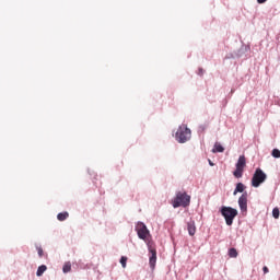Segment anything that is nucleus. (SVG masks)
<instances>
[{"label":"nucleus","mask_w":280,"mask_h":280,"mask_svg":"<svg viewBox=\"0 0 280 280\" xmlns=\"http://www.w3.org/2000/svg\"><path fill=\"white\" fill-rule=\"evenodd\" d=\"M190 203L191 196L187 195L185 191H177L175 198L172 200L174 209H178V207H189Z\"/></svg>","instance_id":"1"},{"label":"nucleus","mask_w":280,"mask_h":280,"mask_svg":"<svg viewBox=\"0 0 280 280\" xmlns=\"http://www.w3.org/2000/svg\"><path fill=\"white\" fill-rule=\"evenodd\" d=\"M175 139L178 143H187L191 139V129L187 125H180L175 133Z\"/></svg>","instance_id":"2"},{"label":"nucleus","mask_w":280,"mask_h":280,"mask_svg":"<svg viewBox=\"0 0 280 280\" xmlns=\"http://www.w3.org/2000/svg\"><path fill=\"white\" fill-rule=\"evenodd\" d=\"M221 214L223 215L228 226H232L233 220H235V218H237V210L232 207L223 206L221 208Z\"/></svg>","instance_id":"3"},{"label":"nucleus","mask_w":280,"mask_h":280,"mask_svg":"<svg viewBox=\"0 0 280 280\" xmlns=\"http://www.w3.org/2000/svg\"><path fill=\"white\" fill-rule=\"evenodd\" d=\"M268 176L262 172L261 168H256L252 177V187H259L262 183H266Z\"/></svg>","instance_id":"4"},{"label":"nucleus","mask_w":280,"mask_h":280,"mask_svg":"<svg viewBox=\"0 0 280 280\" xmlns=\"http://www.w3.org/2000/svg\"><path fill=\"white\" fill-rule=\"evenodd\" d=\"M246 168V156L240 155L236 162V170L233 172L235 178H242L244 176V170Z\"/></svg>","instance_id":"5"},{"label":"nucleus","mask_w":280,"mask_h":280,"mask_svg":"<svg viewBox=\"0 0 280 280\" xmlns=\"http://www.w3.org/2000/svg\"><path fill=\"white\" fill-rule=\"evenodd\" d=\"M136 231L138 233V237L143 240V242H148V236L150 235V230L145 226L144 223L139 222L136 226Z\"/></svg>","instance_id":"6"},{"label":"nucleus","mask_w":280,"mask_h":280,"mask_svg":"<svg viewBox=\"0 0 280 280\" xmlns=\"http://www.w3.org/2000/svg\"><path fill=\"white\" fill-rule=\"evenodd\" d=\"M238 207L243 213L248 211V192H244L238 198Z\"/></svg>","instance_id":"7"},{"label":"nucleus","mask_w":280,"mask_h":280,"mask_svg":"<svg viewBox=\"0 0 280 280\" xmlns=\"http://www.w3.org/2000/svg\"><path fill=\"white\" fill-rule=\"evenodd\" d=\"M149 253H150V258H149L150 268L154 270V268H156V249L149 247Z\"/></svg>","instance_id":"8"},{"label":"nucleus","mask_w":280,"mask_h":280,"mask_svg":"<svg viewBox=\"0 0 280 280\" xmlns=\"http://www.w3.org/2000/svg\"><path fill=\"white\" fill-rule=\"evenodd\" d=\"M187 231H188L189 235H191V236L196 235V222H194V221L188 222Z\"/></svg>","instance_id":"9"},{"label":"nucleus","mask_w":280,"mask_h":280,"mask_svg":"<svg viewBox=\"0 0 280 280\" xmlns=\"http://www.w3.org/2000/svg\"><path fill=\"white\" fill-rule=\"evenodd\" d=\"M244 189H246V186L243 183L236 184V188L233 192V196H237V194H243Z\"/></svg>","instance_id":"10"},{"label":"nucleus","mask_w":280,"mask_h":280,"mask_svg":"<svg viewBox=\"0 0 280 280\" xmlns=\"http://www.w3.org/2000/svg\"><path fill=\"white\" fill-rule=\"evenodd\" d=\"M67 218H69V212H60L57 215V220H59V222H65V220H67Z\"/></svg>","instance_id":"11"},{"label":"nucleus","mask_w":280,"mask_h":280,"mask_svg":"<svg viewBox=\"0 0 280 280\" xmlns=\"http://www.w3.org/2000/svg\"><path fill=\"white\" fill-rule=\"evenodd\" d=\"M237 255H238V253L235 247H232L229 249V257H231L232 259H236Z\"/></svg>","instance_id":"12"},{"label":"nucleus","mask_w":280,"mask_h":280,"mask_svg":"<svg viewBox=\"0 0 280 280\" xmlns=\"http://www.w3.org/2000/svg\"><path fill=\"white\" fill-rule=\"evenodd\" d=\"M46 271H47V266L42 265L38 267L36 275L37 277H43V273H45Z\"/></svg>","instance_id":"13"},{"label":"nucleus","mask_w":280,"mask_h":280,"mask_svg":"<svg viewBox=\"0 0 280 280\" xmlns=\"http://www.w3.org/2000/svg\"><path fill=\"white\" fill-rule=\"evenodd\" d=\"M212 152L215 154V152H224V147L222 144L215 142L214 148L212 149Z\"/></svg>","instance_id":"14"},{"label":"nucleus","mask_w":280,"mask_h":280,"mask_svg":"<svg viewBox=\"0 0 280 280\" xmlns=\"http://www.w3.org/2000/svg\"><path fill=\"white\" fill-rule=\"evenodd\" d=\"M62 271L65 272V273H67V272H71V262H65V265H63V267H62Z\"/></svg>","instance_id":"15"},{"label":"nucleus","mask_w":280,"mask_h":280,"mask_svg":"<svg viewBox=\"0 0 280 280\" xmlns=\"http://www.w3.org/2000/svg\"><path fill=\"white\" fill-rule=\"evenodd\" d=\"M271 156H273V159H280L279 149H273L272 152H271Z\"/></svg>","instance_id":"16"},{"label":"nucleus","mask_w":280,"mask_h":280,"mask_svg":"<svg viewBox=\"0 0 280 280\" xmlns=\"http://www.w3.org/2000/svg\"><path fill=\"white\" fill-rule=\"evenodd\" d=\"M272 215L275 220H279V215H280L279 208H273Z\"/></svg>","instance_id":"17"},{"label":"nucleus","mask_w":280,"mask_h":280,"mask_svg":"<svg viewBox=\"0 0 280 280\" xmlns=\"http://www.w3.org/2000/svg\"><path fill=\"white\" fill-rule=\"evenodd\" d=\"M127 262H128V257L122 256V257L120 258V264H121L122 268H126V264H127Z\"/></svg>","instance_id":"18"},{"label":"nucleus","mask_w":280,"mask_h":280,"mask_svg":"<svg viewBox=\"0 0 280 280\" xmlns=\"http://www.w3.org/2000/svg\"><path fill=\"white\" fill-rule=\"evenodd\" d=\"M37 253L39 257H43V247H37Z\"/></svg>","instance_id":"19"},{"label":"nucleus","mask_w":280,"mask_h":280,"mask_svg":"<svg viewBox=\"0 0 280 280\" xmlns=\"http://www.w3.org/2000/svg\"><path fill=\"white\" fill-rule=\"evenodd\" d=\"M262 272H264V275H268L269 269L265 266V267L262 268Z\"/></svg>","instance_id":"20"},{"label":"nucleus","mask_w":280,"mask_h":280,"mask_svg":"<svg viewBox=\"0 0 280 280\" xmlns=\"http://www.w3.org/2000/svg\"><path fill=\"white\" fill-rule=\"evenodd\" d=\"M205 73V70L202 68L199 69V75H202Z\"/></svg>","instance_id":"21"},{"label":"nucleus","mask_w":280,"mask_h":280,"mask_svg":"<svg viewBox=\"0 0 280 280\" xmlns=\"http://www.w3.org/2000/svg\"><path fill=\"white\" fill-rule=\"evenodd\" d=\"M268 0H257V3H266Z\"/></svg>","instance_id":"22"},{"label":"nucleus","mask_w":280,"mask_h":280,"mask_svg":"<svg viewBox=\"0 0 280 280\" xmlns=\"http://www.w3.org/2000/svg\"><path fill=\"white\" fill-rule=\"evenodd\" d=\"M209 165L213 167V162H211V160H209Z\"/></svg>","instance_id":"23"}]
</instances>
